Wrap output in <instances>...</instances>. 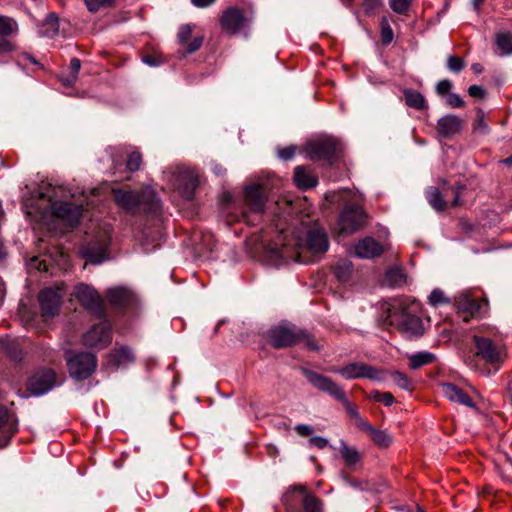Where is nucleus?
Here are the masks:
<instances>
[{
  "instance_id": "obj_1",
  "label": "nucleus",
  "mask_w": 512,
  "mask_h": 512,
  "mask_svg": "<svg viewBox=\"0 0 512 512\" xmlns=\"http://www.w3.org/2000/svg\"><path fill=\"white\" fill-rule=\"evenodd\" d=\"M83 201L68 202L67 198H76L77 192H72L63 186H53L43 183L31 199L23 203L27 216L38 222L47 224L52 217L61 219L71 227L79 223L84 204L89 205L88 197L81 191Z\"/></svg>"
},
{
  "instance_id": "obj_2",
  "label": "nucleus",
  "mask_w": 512,
  "mask_h": 512,
  "mask_svg": "<svg viewBox=\"0 0 512 512\" xmlns=\"http://www.w3.org/2000/svg\"><path fill=\"white\" fill-rule=\"evenodd\" d=\"M116 204L129 213H136L140 206L147 212H157L160 209V199L151 187H146L141 194L121 189L113 190Z\"/></svg>"
},
{
  "instance_id": "obj_3",
  "label": "nucleus",
  "mask_w": 512,
  "mask_h": 512,
  "mask_svg": "<svg viewBox=\"0 0 512 512\" xmlns=\"http://www.w3.org/2000/svg\"><path fill=\"white\" fill-rule=\"evenodd\" d=\"M303 374L307 381L319 391L329 394L337 401L343 403L346 412L350 417L355 420L360 419V414L357 406L352 404L346 397V394L342 387L334 382L331 378L326 377L322 374L316 373L309 369H303Z\"/></svg>"
},
{
  "instance_id": "obj_4",
  "label": "nucleus",
  "mask_w": 512,
  "mask_h": 512,
  "mask_svg": "<svg viewBox=\"0 0 512 512\" xmlns=\"http://www.w3.org/2000/svg\"><path fill=\"white\" fill-rule=\"evenodd\" d=\"M387 319L393 323L398 322L401 332L408 338L419 337L424 333L423 322L420 317L410 314L403 307L402 301H395L387 309Z\"/></svg>"
},
{
  "instance_id": "obj_5",
  "label": "nucleus",
  "mask_w": 512,
  "mask_h": 512,
  "mask_svg": "<svg viewBox=\"0 0 512 512\" xmlns=\"http://www.w3.org/2000/svg\"><path fill=\"white\" fill-rule=\"evenodd\" d=\"M270 340L275 348H284L304 341L310 350H319L316 342L296 326H277L270 330Z\"/></svg>"
},
{
  "instance_id": "obj_6",
  "label": "nucleus",
  "mask_w": 512,
  "mask_h": 512,
  "mask_svg": "<svg viewBox=\"0 0 512 512\" xmlns=\"http://www.w3.org/2000/svg\"><path fill=\"white\" fill-rule=\"evenodd\" d=\"M329 371L339 374L346 380L363 378L377 382L385 380V372L383 370L360 361L349 362L340 368H332Z\"/></svg>"
},
{
  "instance_id": "obj_7",
  "label": "nucleus",
  "mask_w": 512,
  "mask_h": 512,
  "mask_svg": "<svg viewBox=\"0 0 512 512\" xmlns=\"http://www.w3.org/2000/svg\"><path fill=\"white\" fill-rule=\"evenodd\" d=\"M67 366L70 376L76 380L89 378L97 367V358L94 354L80 352L67 357Z\"/></svg>"
},
{
  "instance_id": "obj_8",
  "label": "nucleus",
  "mask_w": 512,
  "mask_h": 512,
  "mask_svg": "<svg viewBox=\"0 0 512 512\" xmlns=\"http://www.w3.org/2000/svg\"><path fill=\"white\" fill-rule=\"evenodd\" d=\"M365 219L366 215L359 206H345L338 218L337 231L341 235L353 234L364 225Z\"/></svg>"
},
{
  "instance_id": "obj_9",
  "label": "nucleus",
  "mask_w": 512,
  "mask_h": 512,
  "mask_svg": "<svg viewBox=\"0 0 512 512\" xmlns=\"http://www.w3.org/2000/svg\"><path fill=\"white\" fill-rule=\"evenodd\" d=\"M253 21V13L245 15L240 8H227L220 18V24L223 30L230 34H236L248 27Z\"/></svg>"
},
{
  "instance_id": "obj_10",
  "label": "nucleus",
  "mask_w": 512,
  "mask_h": 512,
  "mask_svg": "<svg viewBox=\"0 0 512 512\" xmlns=\"http://www.w3.org/2000/svg\"><path fill=\"white\" fill-rule=\"evenodd\" d=\"M73 295L86 310L98 317H101L104 314L103 301L98 292L92 286L81 283L75 287Z\"/></svg>"
},
{
  "instance_id": "obj_11",
  "label": "nucleus",
  "mask_w": 512,
  "mask_h": 512,
  "mask_svg": "<svg viewBox=\"0 0 512 512\" xmlns=\"http://www.w3.org/2000/svg\"><path fill=\"white\" fill-rule=\"evenodd\" d=\"M111 341V325L106 320L93 325L82 337L85 346L96 349L107 347Z\"/></svg>"
},
{
  "instance_id": "obj_12",
  "label": "nucleus",
  "mask_w": 512,
  "mask_h": 512,
  "mask_svg": "<svg viewBox=\"0 0 512 512\" xmlns=\"http://www.w3.org/2000/svg\"><path fill=\"white\" fill-rule=\"evenodd\" d=\"M58 383L56 374L51 369L36 372L28 381V389L34 396H41L52 390Z\"/></svg>"
},
{
  "instance_id": "obj_13",
  "label": "nucleus",
  "mask_w": 512,
  "mask_h": 512,
  "mask_svg": "<svg viewBox=\"0 0 512 512\" xmlns=\"http://www.w3.org/2000/svg\"><path fill=\"white\" fill-rule=\"evenodd\" d=\"M473 341L477 350V355L487 363L497 364L505 357V351L503 348L494 344L489 338L475 335L473 337Z\"/></svg>"
},
{
  "instance_id": "obj_14",
  "label": "nucleus",
  "mask_w": 512,
  "mask_h": 512,
  "mask_svg": "<svg viewBox=\"0 0 512 512\" xmlns=\"http://www.w3.org/2000/svg\"><path fill=\"white\" fill-rule=\"evenodd\" d=\"M64 287L45 288L39 294V302L43 314L47 317L54 316L61 305V300L64 295Z\"/></svg>"
},
{
  "instance_id": "obj_15",
  "label": "nucleus",
  "mask_w": 512,
  "mask_h": 512,
  "mask_svg": "<svg viewBox=\"0 0 512 512\" xmlns=\"http://www.w3.org/2000/svg\"><path fill=\"white\" fill-rule=\"evenodd\" d=\"M243 216L248 218L249 214L259 216L265 207V198L260 186H248L244 191Z\"/></svg>"
},
{
  "instance_id": "obj_16",
  "label": "nucleus",
  "mask_w": 512,
  "mask_h": 512,
  "mask_svg": "<svg viewBox=\"0 0 512 512\" xmlns=\"http://www.w3.org/2000/svg\"><path fill=\"white\" fill-rule=\"evenodd\" d=\"M336 151V141L332 137H325L309 142L306 153L313 160L330 159Z\"/></svg>"
},
{
  "instance_id": "obj_17",
  "label": "nucleus",
  "mask_w": 512,
  "mask_h": 512,
  "mask_svg": "<svg viewBox=\"0 0 512 512\" xmlns=\"http://www.w3.org/2000/svg\"><path fill=\"white\" fill-rule=\"evenodd\" d=\"M177 189L186 200H191L198 186V175L193 169L181 168L176 177Z\"/></svg>"
},
{
  "instance_id": "obj_18",
  "label": "nucleus",
  "mask_w": 512,
  "mask_h": 512,
  "mask_svg": "<svg viewBox=\"0 0 512 512\" xmlns=\"http://www.w3.org/2000/svg\"><path fill=\"white\" fill-rule=\"evenodd\" d=\"M107 299L115 307H130L138 304L139 298L131 289L118 286L107 290Z\"/></svg>"
},
{
  "instance_id": "obj_19",
  "label": "nucleus",
  "mask_w": 512,
  "mask_h": 512,
  "mask_svg": "<svg viewBox=\"0 0 512 512\" xmlns=\"http://www.w3.org/2000/svg\"><path fill=\"white\" fill-rule=\"evenodd\" d=\"M384 252V246L372 237H365L355 245V254L362 259H371L380 256Z\"/></svg>"
},
{
  "instance_id": "obj_20",
  "label": "nucleus",
  "mask_w": 512,
  "mask_h": 512,
  "mask_svg": "<svg viewBox=\"0 0 512 512\" xmlns=\"http://www.w3.org/2000/svg\"><path fill=\"white\" fill-rule=\"evenodd\" d=\"M455 304L463 312L471 315H482L486 312L484 308L487 306V301L485 299L476 300L467 293H461L456 297Z\"/></svg>"
},
{
  "instance_id": "obj_21",
  "label": "nucleus",
  "mask_w": 512,
  "mask_h": 512,
  "mask_svg": "<svg viewBox=\"0 0 512 512\" xmlns=\"http://www.w3.org/2000/svg\"><path fill=\"white\" fill-rule=\"evenodd\" d=\"M440 392L449 401L459 403L467 407H475L472 399L458 386L452 383H442L439 386Z\"/></svg>"
},
{
  "instance_id": "obj_22",
  "label": "nucleus",
  "mask_w": 512,
  "mask_h": 512,
  "mask_svg": "<svg viewBox=\"0 0 512 512\" xmlns=\"http://www.w3.org/2000/svg\"><path fill=\"white\" fill-rule=\"evenodd\" d=\"M108 240L89 244L82 249L83 257L87 258L92 264H101L108 259Z\"/></svg>"
},
{
  "instance_id": "obj_23",
  "label": "nucleus",
  "mask_w": 512,
  "mask_h": 512,
  "mask_svg": "<svg viewBox=\"0 0 512 512\" xmlns=\"http://www.w3.org/2000/svg\"><path fill=\"white\" fill-rule=\"evenodd\" d=\"M463 126V121L456 115L448 114L441 117L437 122L438 133L445 138L451 137L458 133Z\"/></svg>"
},
{
  "instance_id": "obj_24",
  "label": "nucleus",
  "mask_w": 512,
  "mask_h": 512,
  "mask_svg": "<svg viewBox=\"0 0 512 512\" xmlns=\"http://www.w3.org/2000/svg\"><path fill=\"white\" fill-rule=\"evenodd\" d=\"M306 244L308 250L313 254H323L329 247L326 234L319 229H312L308 231Z\"/></svg>"
},
{
  "instance_id": "obj_25",
  "label": "nucleus",
  "mask_w": 512,
  "mask_h": 512,
  "mask_svg": "<svg viewBox=\"0 0 512 512\" xmlns=\"http://www.w3.org/2000/svg\"><path fill=\"white\" fill-rule=\"evenodd\" d=\"M294 182L300 189L306 190L317 185L318 179L314 173L303 166H297L294 170Z\"/></svg>"
},
{
  "instance_id": "obj_26",
  "label": "nucleus",
  "mask_w": 512,
  "mask_h": 512,
  "mask_svg": "<svg viewBox=\"0 0 512 512\" xmlns=\"http://www.w3.org/2000/svg\"><path fill=\"white\" fill-rule=\"evenodd\" d=\"M495 53L499 56L512 55V33L510 31H500L495 34Z\"/></svg>"
},
{
  "instance_id": "obj_27",
  "label": "nucleus",
  "mask_w": 512,
  "mask_h": 512,
  "mask_svg": "<svg viewBox=\"0 0 512 512\" xmlns=\"http://www.w3.org/2000/svg\"><path fill=\"white\" fill-rule=\"evenodd\" d=\"M293 491H297L303 494V510L304 512H322V501L315 495L307 492L304 486H294L291 488Z\"/></svg>"
},
{
  "instance_id": "obj_28",
  "label": "nucleus",
  "mask_w": 512,
  "mask_h": 512,
  "mask_svg": "<svg viewBox=\"0 0 512 512\" xmlns=\"http://www.w3.org/2000/svg\"><path fill=\"white\" fill-rule=\"evenodd\" d=\"M109 356L116 367L126 366L135 360L133 351L127 346L113 349Z\"/></svg>"
},
{
  "instance_id": "obj_29",
  "label": "nucleus",
  "mask_w": 512,
  "mask_h": 512,
  "mask_svg": "<svg viewBox=\"0 0 512 512\" xmlns=\"http://www.w3.org/2000/svg\"><path fill=\"white\" fill-rule=\"evenodd\" d=\"M409 367L417 370L425 365L431 364L435 361L436 356L428 351H420L417 353L409 354Z\"/></svg>"
},
{
  "instance_id": "obj_30",
  "label": "nucleus",
  "mask_w": 512,
  "mask_h": 512,
  "mask_svg": "<svg viewBox=\"0 0 512 512\" xmlns=\"http://www.w3.org/2000/svg\"><path fill=\"white\" fill-rule=\"evenodd\" d=\"M58 32H59L58 17L54 13H50L47 15L46 19L44 20V22L39 30V34L43 37L53 38L58 34Z\"/></svg>"
},
{
  "instance_id": "obj_31",
  "label": "nucleus",
  "mask_w": 512,
  "mask_h": 512,
  "mask_svg": "<svg viewBox=\"0 0 512 512\" xmlns=\"http://www.w3.org/2000/svg\"><path fill=\"white\" fill-rule=\"evenodd\" d=\"M405 102L409 107L417 110H422L427 107L424 96L415 90L406 89L404 91Z\"/></svg>"
},
{
  "instance_id": "obj_32",
  "label": "nucleus",
  "mask_w": 512,
  "mask_h": 512,
  "mask_svg": "<svg viewBox=\"0 0 512 512\" xmlns=\"http://www.w3.org/2000/svg\"><path fill=\"white\" fill-rule=\"evenodd\" d=\"M18 31L19 27L15 19L0 15V36L13 37Z\"/></svg>"
},
{
  "instance_id": "obj_33",
  "label": "nucleus",
  "mask_w": 512,
  "mask_h": 512,
  "mask_svg": "<svg viewBox=\"0 0 512 512\" xmlns=\"http://www.w3.org/2000/svg\"><path fill=\"white\" fill-rule=\"evenodd\" d=\"M335 275L341 282H345L353 272V264L348 259H340L335 265Z\"/></svg>"
},
{
  "instance_id": "obj_34",
  "label": "nucleus",
  "mask_w": 512,
  "mask_h": 512,
  "mask_svg": "<svg viewBox=\"0 0 512 512\" xmlns=\"http://www.w3.org/2000/svg\"><path fill=\"white\" fill-rule=\"evenodd\" d=\"M426 198L429 204L437 211H442L446 206L440 191L435 187H429L426 190Z\"/></svg>"
},
{
  "instance_id": "obj_35",
  "label": "nucleus",
  "mask_w": 512,
  "mask_h": 512,
  "mask_svg": "<svg viewBox=\"0 0 512 512\" xmlns=\"http://www.w3.org/2000/svg\"><path fill=\"white\" fill-rule=\"evenodd\" d=\"M340 452L348 465H354L360 460L359 452L354 447L348 446L344 440H340Z\"/></svg>"
},
{
  "instance_id": "obj_36",
  "label": "nucleus",
  "mask_w": 512,
  "mask_h": 512,
  "mask_svg": "<svg viewBox=\"0 0 512 512\" xmlns=\"http://www.w3.org/2000/svg\"><path fill=\"white\" fill-rule=\"evenodd\" d=\"M370 436L372 440L381 447H387L392 442L391 436L383 430H378L374 428Z\"/></svg>"
},
{
  "instance_id": "obj_37",
  "label": "nucleus",
  "mask_w": 512,
  "mask_h": 512,
  "mask_svg": "<svg viewBox=\"0 0 512 512\" xmlns=\"http://www.w3.org/2000/svg\"><path fill=\"white\" fill-rule=\"evenodd\" d=\"M386 281L393 286L401 285L404 282V274L399 268H392L386 272Z\"/></svg>"
},
{
  "instance_id": "obj_38",
  "label": "nucleus",
  "mask_w": 512,
  "mask_h": 512,
  "mask_svg": "<svg viewBox=\"0 0 512 512\" xmlns=\"http://www.w3.org/2000/svg\"><path fill=\"white\" fill-rule=\"evenodd\" d=\"M391 379L398 387L403 390L410 391L412 389L408 377L400 371H392Z\"/></svg>"
},
{
  "instance_id": "obj_39",
  "label": "nucleus",
  "mask_w": 512,
  "mask_h": 512,
  "mask_svg": "<svg viewBox=\"0 0 512 512\" xmlns=\"http://www.w3.org/2000/svg\"><path fill=\"white\" fill-rule=\"evenodd\" d=\"M428 301L430 305L435 307L449 303V299L444 295L443 291L440 289H434L430 293Z\"/></svg>"
},
{
  "instance_id": "obj_40",
  "label": "nucleus",
  "mask_w": 512,
  "mask_h": 512,
  "mask_svg": "<svg viewBox=\"0 0 512 512\" xmlns=\"http://www.w3.org/2000/svg\"><path fill=\"white\" fill-rule=\"evenodd\" d=\"M116 0H85L87 9L90 12H97L101 8L111 6Z\"/></svg>"
},
{
  "instance_id": "obj_41",
  "label": "nucleus",
  "mask_w": 512,
  "mask_h": 512,
  "mask_svg": "<svg viewBox=\"0 0 512 512\" xmlns=\"http://www.w3.org/2000/svg\"><path fill=\"white\" fill-rule=\"evenodd\" d=\"M381 40L384 45H388L393 40V30L385 18L381 21Z\"/></svg>"
},
{
  "instance_id": "obj_42",
  "label": "nucleus",
  "mask_w": 512,
  "mask_h": 512,
  "mask_svg": "<svg viewBox=\"0 0 512 512\" xmlns=\"http://www.w3.org/2000/svg\"><path fill=\"white\" fill-rule=\"evenodd\" d=\"M389 5L394 12L403 14L408 10L410 0H389Z\"/></svg>"
},
{
  "instance_id": "obj_43",
  "label": "nucleus",
  "mask_w": 512,
  "mask_h": 512,
  "mask_svg": "<svg viewBox=\"0 0 512 512\" xmlns=\"http://www.w3.org/2000/svg\"><path fill=\"white\" fill-rule=\"evenodd\" d=\"M142 163V157L139 152H132L127 160V169L130 171H137Z\"/></svg>"
},
{
  "instance_id": "obj_44",
  "label": "nucleus",
  "mask_w": 512,
  "mask_h": 512,
  "mask_svg": "<svg viewBox=\"0 0 512 512\" xmlns=\"http://www.w3.org/2000/svg\"><path fill=\"white\" fill-rule=\"evenodd\" d=\"M447 67L452 72H460L464 67V62L461 58L455 55H451L447 60Z\"/></svg>"
},
{
  "instance_id": "obj_45",
  "label": "nucleus",
  "mask_w": 512,
  "mask_h": 512,
  "mask_svg": "<svg viewBox=\"0 0 512 512\" xmlns=\"http://www.w3.org/2000/svg\"><path fill=\"white\" fill-rule=\"evenodd\" d=\"M29 269H35L38 271H47L48 266L44 259H40L39 257L35 256L32 257L28 262Z\"/></svg>"
},
{
  "instance_id": "obj_46",
  "label": "nucleus",
  "mask_w": 512,
  "mask_h": 512,
  "mask_svg": "<svg viewBox=\"0 0 512 512\" xmlns=\"http://www.w3.org/2000/svg\"><path fill=\"white\" fill-rule=\"evenodd\" d=\"M191 35H192V27L188 24L182 25L179 28L178 35H177L179 43L184 44L191 37Z\"/></svg>"
},
{
  "instance_id": "obj_47",
  "label": "nucleus",
  "mask_w": 512,
  "mask_h": 512,
  "mask_svg": "<svg viewBox=\"0 0 512 512\" xmlns=\"http://www.w3.org/2000/svg\"><path fill=\"white\" fill-rule=\"evenodd\" d=\"M8 38L9 37H3L0 39V53H10L16 50V44Z\"/></svg>"
},
{
  "instance_id": "obj_48",
  "label": "nucleus",
  "mask_w": 512,
  "mask_h": 512,
  "mask_svg": "<svg viewBox=\"0 0 512 512\" xmlns=\"http://www.w3.org/2000/svg\"><path fill=\"white\" fill-rule=\"evenodd\" d=\"M452 88V83L449 80H442L438 82L436 86V91L439 95H449L450 90Z\"/></svg>"
},
{
  "instance_id": "obj_49",
  "label": "nucleus",
  "mask_w": 512,
  "mask_h": 512,
  "mask_svg": "<svg viewBox=\"0 0 512 512\" xmlns=\"http://www.w3.org/2000/svg\"><path fill=\"white\" fill-rule=\"evenodd\" d=\"M447 103L453 108H459L464 105V101L460 97V95L456 93H449L447 97Z\"/></svg>"
},
{
  "instance_id": "obj_50",
  "label": "nucleus",
  "mask_w": 512,
  "mask_h": 512,
  "mask_svg": "<svg viewBox=\"0 0 512 512\" xmlns=\"http://www.w3.org/2000/svg\"><path fill=\"white\" fill-rule=\"evenodd\" d=\"M295 155V147L288 146L282 149H278V156L283 160H290Z\"/></svg>"
},
{
  "instance_id": "obj_51",
  "label": "nucleus",
  "mask_w": 512,
  "mask_h": 512,
  "mask_svg": "<svg viewBox=\"0 0 512 512\" xmlns=\"http://www.w3.org/2000/svg\"><path fill=\"white\" fill-rule=\"evenodd\" d=\"M468 93L474 98H484L486 91L479 85H471L468 89Z\"/></svg>"
},
{
  "instance_id": "obj_52",
  "label": "nucleus",
  "mask_w": 512,
  "mask_h": 512,
  "mask_svg": "<svg viewBox=\"0 0 512 512\" xmlns=\"http://www.w3.org/2000/svg\"><path fill=\"white\" fill-rule=\"evenodd\" d=\"M203 43L202 37H195L186 47L187 53L191 54L200 49Z\"/></svg>"
},
{
  "instance_id": "obj_53",
  "label": "nucleus",
  "mask_w": 512,
  "mask_h": 512,
  "mask_svg": "<svg viewBox=\"0 0 512 512\" xmlns=\"http://www.w3.org/2000/svg\"><path fill=\"white\" fill-rule=\"evenodd\" d=\"M80 68H81V62L79 59L77 58H72L71 59V62H70V76H73L74 78L77 79L78 77V73L80 71Z\"/></svg>"
},
{
  "instance_id": "obj_54",
  "label": "nucleus",
  "mask_w": 512,
  "mask_h": 512,
  "mask_svg": "<svg viewBox=\"0 0 512 512\" xmlns=\"http://www.w3.org/2000/svg\"><path fill=\"white\" fill-rule=\"evenodd\" d=\"M310 443L319 449H323L328 445V440L320 436H314L310 438Z\"/></svg>"
},
{
  "instance_id": "obj_55",
  "label": "nucleus",
  "mask_w": 512,
  "mask_h": 512,
  "mask_svg": "<svg viewBox=\"0 0 512 512\" xmlns=\"http://www.w3.org/2000/svg\"><path fill=\"white\" fill-rule=\"evenodd\" d=\"M295 430L301 436H308L313 433V428L307 424H298L296 425Z\"/></svg>"
},
{
  "instance_id": "obj_56",
  "label": "nucleus",
  "mask_w": 512,
  "mask_h": 512,
  "mask_svg": "<svg viewBox=\"0 0 512 512\" xmlns=\"http://www.w3.org/2000/svg\"><path fill=\"white\" fill-rule=\"evenodd\" d=\"M216 0H191V3L197 8H207L211 6Z\"/></svg>"
},
{
  "instance_id": "obj_57",
  "label": "nucleus",
  "mask_w": 512,
  "mask_h": 512,
  "mask_svg": "<svg viewBox=\"0 0 512 512\" xmlns=\"http://www.w3.org/2000/svg\"><path fill=\"white\" fill-rule=\"evenodd\" d=\"M356 421H357L358 426L361 429L369 432L370 434L374 430V428L369 424V422L366 421L365 419H363L361 416H360V419H357Z\"/></svg>"
},
{
  "instance_id": "obj_58",
  "label": "nucleus",
  "mask_w": 512,
  "mask_h": 512,
  "mask_svg": "<svg viewBox=\"0 0 512 512\" xmlns=\"http://www.w3.org/2000/svg\"><path fill=\"white\" fill-rule=\"evenodd\" d=\"M381 402L386 406H391L394 403V397L389 392H384L381 395Z\"/></svg>"
},
{
  "instance_id": "obj_59",
  "label": "nucleus",
  "mask_w": 512,
  "mask_h": 512,
  "mask_svg": "<svg viewBox=\"0 0 512 512\" xmlns=\"http://www.w3.org/2000/svg\"><path fill=\"white\" fill-rule=\"evenodd\" d=\"M211 169L213 173L217 176H221L225 173V168H223L220 164H217L215 162L211 163Z\"/></svg>"
},
{
  "instance_id": "obj_60",
  "label": "nucleus",
  "mask_w": 512,
  "mask_h": 512,
  "mask_svg": "<svg viewBox=\"0 0 512 512\" xmlns=\"http://www.w3.org/2000/svg\"><path fill=\"white\" fill-rule=\"evenodd\" d=\"M142 61L148 66L155 67L159 65V62L151 55H146L143 57Z\"/></svg>"
},
{
  "instance_id": "obj_61",
  "label": "nucleus",
  "mask_w": 512,
  "mask_h": 512,
  "mask_svg": "<svg viewBox=\"0 0 512 512\" xmlns=\"http://www.w3.org/2000/svg\"><path fill=\"white\" fill-rule=\"evenodd\" d=\"M478 131L482 132V133H487L488 132V125L485 123V121L483 120V118H480L478 119L477 121V124H476V127H475Z\"/></svg>"
},
{
  "instance_id": "obj_62",
  "label": "nucleus",
  "mask_w": 512,
  "mask_h": 512,
  "mask_svg": "<svg viewBox=\"0 0 512 512\" xmlns=\"http://www.w3.org/2000/svg\"><path fill=\"white\" fill-rule=\"evenodd\" d=\"M382 4L381 0H365L366 9H376Z\"/></svg>"
},
{
  "instance_id": "obj_63",
  "label": "nucleus",
  "mask_w": 512,
  "mask_h": 512,
  "mask_svg": "<svg viewBox=\"0 0 512 512\" xmlns=\"http://www.w3.org/2000/svg\"><path fill=\"white\" fill-rule=\"evenodd\" d=\"M61 82L63 83V85L65 86H72L75 82H76V78H74L73 76H61L60 78Z\"/></svg>"
},
{
  "instance_id": "obj_64",
  "label": "nucleus",
  "mask_w": 512,
  "mask_h": 512,
  "mask_svg": "<svg viewBox=\"0 0 512 512\" xmlns=\"http://www.w3.org/2000/svg\"><path fill=\"white\" fill-rule=\"evenodd\" d=\"M8 411L0 405V426L8 420Z\"/></svg>"
}]
</instances>
